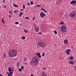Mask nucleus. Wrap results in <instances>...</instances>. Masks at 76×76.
Instances as JSON below:
<instances>
[{
    "instance_id": "nucleus-3",
    "label": "nucleus",
    "mask_w": 76,
    "mask_h": 76,
    "mask_svg": "<svg viewBox=\"0 0 76 76\" xmlns=\"http://www.w3.org/2000/svg\"><path fill=\"white\" fill-rule=\"evenodd\" d=\"M70 16L72 18H75L76 16V12L75 10H74L70 14Z\"/></svg>"
},
{
    "instance_id": "nucleus-4",
    "label": "nucleus",
    "mask_w": 76,
    "mask_h": 76,
    "mask_svg": "<svg viewBox=\"0 0 76 76\" xmlns=\"http://www.w3.org/2000/svg\"><path fill=\"white\" fill-rule=\"evenodd\" d=\"M39 45L42 48H44L46 46V45L45 43H43L42 41H40L39 42Z\"/></svg>"
},
{
    "instance_id": "nucleus-27",
    "label": "nucleus",
    "mask_w": 76,
    "mask_h": 76,
    "mask_svg": "<svg viewBox=\"0 0 76 76\" xmlns=\"http://www.w3.org/2000/svg\"><path fill=\"white\" fill-rule=\"evenodd\" d=\"M39 35H42V33L41 32H39L38 33Z\"/></svg>"
},
{
    "instance_id": "nucleus-42",
    "label": "nucleus",
    "mask_w": 76,
    "mask_h": 76,
    "mask_svg": "<svg viewBox=\"0 0 76 76\" xmlns=\"http://www.w3.org/2000/svg\"><path fill=\"white\" fill-rule=\"evenodd\" d=\"M44 11L45 13H47V11L45 10H44Z\"/></svg>"
},
{
    "instance_id": "nucleus-46",
    "label": "nucleus",
    "mask_w": 76,
    "mask_h": 76,
    "mask_svg": "<svg viewBox=\"0 0 76 76\" xmlns=\"http://www.w3.org/2000/svg\"><path fill=\"white\" fill-rule=\"evenodd\" d=\"M7 73L8 74V75H9V73L8 72H7Z\"/></svg>"
},
{
    "instance_id": "nucleus-22",
    "label": "nucleus",
    "mask_w": 76,
    "mask_h": 76,
    "mask_svg": "<svg viewBox=\"0 0 76 76\" xmlns=\"http://www.w3.org/2000/svg\"><path fill=\"white\" fill-rule=\"evenodd\" d=\"M24 30V31L25 32V33H28V31H27V30Z\"/></svg>"
},
{
    "instance_id": "nucleus-5",
    "label": "nucleus",
    "mask_w": 76,
    "mask_h": 76,
    "mask_svg": "<svg viewBox=\"0 0 76 76\" xmlns=\"http://www.w3.org/2000/svg\"><path fill=\"white\" fill-rule=\"evenodd\" d=\"M67 26L65 25H63L61 27V30L63 32H66Z\"/></svg>"
},
{
    "instance_id": "nucleus-47",
    "label": "nucleus",
    "mask_w": 76,
    "mask_h": 76,
    "mask_svg": "<svg viewBox=\"0 0 76 76\" xmlns=\"http://www.w3.org/2000/svg\"><path fill=\"white\" fill-rule=\"evenodd\" d=\"M4 2H5V1L4 0H3V3H4Z\"/></svg>"
},
{
    "instance_id": "nucleus-19",
    "label": "nucleus",
    "mask_w": 76,
    "mask_h": 76,
    "mask_svg": "<svg viewBox=\"0 0 76 76\" xmlns=\"http://www.w3.org/2000/svg\"><path fill=\"white\" fill-rule=\"evenodd\" d=\"M22 14H23V13L22 12H21V13H20V15H19V16H21Z\"/></svg>"
},
{
    "instance_id": "nucleus-31",
    "label": "nucleus",
    "mask_w": 76,
    "mask_h": 76,
    "mask_svg": "<svg viewBox=\"0 0 76 76\" xmlns=\"http://www.w3.org/2000/svg\"><path fill=\"white\" fill-rule=\"evenodd\" d=\"M8 76H12V74H10V73H9V74H8Z\"/></svg>"
},
{
    "instance_id": "nucleus-29",
    "label": "nucleus",
    "mask_w": 76,
    "mask_h": 76,
    "mask_svg": "<svg viewBox=\"0 0 76 76\" xmlns=\"http://www.w3.org/2000/svg\"><path fill=\"white\" fill-rule=\"evenodd\" d=\"M15 23L16 25H18L19 24V22H15Z\"/></svg>"
},
{
    "instance_id": "nucleus-10",
    "label": "nucleus",
    "mask_w": 76,
    "mask_h": 76,
    "mask_svg": "<svg viewBox=\"0 0 76 76\" xmlns=\"http://www.w3.org/2000/svg\"><path fill=\"white\" fill-rule=\"evenodd\" d=\"M71 4H76V1H72L70 2Z\"/></svg>"
},
{
    "instance_id": "nucleus-56",
    "label": "nucleus",
    "mask_w": 76,
    "mask_h": 76,
    "mask_svg": "<svg viewBox=\"0 0 76 76\" xmlns=\"http://www.w3.org/2000/svg\"><path fill=\"white\" fill-rule=\"evenodd\" d=\"M75 4L74 3V4H73V5H75Z\"/></svg>"
},
{
    "instance_id": "nucleus-6",
    "label": "nucleus",
    "mask_w": 76,
    "mask_h": 76,
    "mask_svg": "<svg viewBox=\"0 0 76 76\" xmlns=\"http://www.w3.org/2000/svg\"><path fill=\"white\" fill-rule=\"evenodd\" d=\"M40 17L42 18H44V16H45V15L44 14V12H41V13L40 14Z\"/></svg>"
},
{
    "instance_id": "nucleus-45",
    "label": "nucleus",
    "mask_w": 76,
    "mask_h": 76,
    "mask_svg": "<svg viewBox=\"0 0 76 76\" xmlns=\"http://www.w3.org/2000/svg\"><path fill=\"white\" fill-rule=\"evenodd\" d=\"M23 10H24V9H23V10L21 9L20 10V11H23Z\"/></svg>"
},
{
    "instance_id": "nucleus-16",
    "label": "nucleus",
    "mask_w": 76,
    "mask_h": 76,
    "mask_svg": "<svg viewBox=\"0 0 76 76\" xmlns=\"http://www.w3.org/2000/svg\"><path fill=\"white\" fill-rule=\"evenodd\" d=\"M42 76H47V75H46V74H45V73H43H43L42 74Z\"/></svg>"
},
{
    "instance_id": "nucleus-7",
    "label": "nucleus",
    "mask_w": 76,
    "mask_h": 76,
    "mask_svg": "<svg viewBox=\"0 0 76 76\" xmlns=\"http://www.w3.org/2000/svg\"><path fill=\"white\" fill-rule=\"evenodd\" d=\"M61 2H62V1L61 0H59L56 1V4H57V5H59Z\"/></svg>"
},
{
    "instance_id": "nucleus-40",
    "label": "nucleus",
    "mask_w": 76,
    "mask_h": 76,
    "mask_svg": "<svg viewBox=\"0 0 76 76\" xmlns=\"http://www.w3.org/2000/svg\"><path fill=\"white\" fill-rule=\"evenodd\" d=\"M37 6V7H39L41 6V5H38Z\"/></svg>"
},
{
    "instance_id": "nucleus-14",
    "label": "nucleus",
    "mask_w": 76,
    "mask_h": 76,
    "mask_svg": "<svg viewBox=\"0 0 76 76\" xmlns=\"http://www.w3.org/2000/svg\"><path fill=\"white\" fill-rule=\"evenodd\" d=\"M69 63L71 64H74V62L73 61H69Z\"/></svg>"
},
{
    "instance_id": "nucleus-24",
    "label": "nucleus",
    "mask_w": 76,
    "mask_h": 76,
    "mask_svg": "<svg viewBox=\"0 0 76 76\" xmlns=\"http://www.w3.org/2000/svg\"><path fill=\"white\" fill-rule=\"evenodd\" d=\"M22 39H25V36H23L22 37Z\"/></svg>"
},
{
    "instance_id": "nucleus-39",
    "label": "nucleus",
    "mask_w": 76,
    "mask_h": 76,
    "mask_svg": "<svg viewBox=\"0 0 76 76\" xmlns=\"http://www.w3.org/2000/svg\"><path fill=\"white\" fill-rule=\"evenodd\" d=\"M24 61L26 60V57L25 59L24 60Z\"/></svg>"
},
{
    "instance_id": "nucleus-18",
    "label": "nucleus",
    "mask_w": 76,
    "mask_h": 76,
    "mask_svg": "<svg viewBox=\"0 0 76 76\" xmlns=\"http://www.w3.org/2000/svg\"><path fill=\"white\" fill-rule=\"evenodd\" d=\"M66 52H70V49H67L66 51Z\"/></svg>"
},
{
    "instance_id": "nucleus-54",
    "label": "nucleus",
    "mask_w": 76,
    "mask_h": 76,
    "mask_svg": "<svg viewBox=\"0 0 76 76\" xmlns=\"http://www.w3.org/2000/svg\"><path fill=\"white\" fill-rule=\"evenodd\" d=\"M20 26H21L22 25V24H20Z\"/></svg>"
},
{
    "instance_id": "nucleus-35",
    "label": "nucleus",
    "mask_w": 76,
    "mask_h": 76,
    "mask_svg": "<svg viewBox=\"0 0 76 76\" xmlns=\"http://www.w3.org/2000/svg\"><path fill=\"white\" fill-rule=\"evenodd\" d=\"M66 54H70V53L69 52H66Z\"/></svg>"
},
{
    "instance_id": "nucleus-1",
    "label": "nucleus",
    "mask_w": 76,
    "mask_h": 76,
    "mask_svg": "<svg viewBox=\"0 0 76 76\" xmlns=\"http://www.w3.org/2000/svg\"><path fill=\"white\" fill-rule=\"evenodd\" d=\"M8 54L10 58L14 57L17 55V51L14 49H12L8 52Z\"/></svg>"
},
{
    "instance_id": "nucleus-52",
    "label": "nucleus",
    "mask_w": 76,
    "mask_h": 76,
    "mask_svg": "<svg viewBox=\"0 0 76 76\" xmlns=\"http://www.w3.org/2000/svg\"><path fill=\"white\" fill-rule=\"evenodd\" d=\"M31 76H34V75H32V74H31Z\"/></svg>"
},
{
    "instance_id": "nucleus-55",
    "label": "nucleus",
    "mask_w": 76,
    "mask_h": 76,
    "mask_svg": "<svg viewBox=\"0 0 76 76\" xmlns=\"http://www.w3.org/2000/svg\"><path fill=\"white\" fill-rule=\"evenodd\" d=\"M24 64L26 65V63H25Z\"/></svg>"
},
{
    "instance_id": "nucleus-49",
    "label": "nucleus",
    "mask_w": 76,
    "mask_h": 76,
    "mask_svg": "<svg viewBox=\"0 0 76 76\" xmlns=\"http://www.w3.org/2000/svg\"><path fill=\"white\" fill-rule=\"evenodd\" d=\"M43 70H45V68H43Z\"/></svg>"
},
{
    "instance_id": "nucleus-33",
    "label": "nucleus",
    "mask_w": 76,
    "mask_h": 76,
    "mask_svg": "<svg viewBox=\"0 0 76 76\" xmlns=\"http://www.w3.org/2000/svg\"><path fill=\"white\" fill-rule=\"evenodd\" d=\"M25 19H29V17H25Z\"/></svg>"
},
{
    "instance_id": "nucleus-41",
    "label": "nucleus",
    "mask_w": 76,
    "mask_h": 76,
    "mask_svg": "<svg viewBox=\"0 0 76 76\" xmlns=\"http://www.w3.org/2000/svg\"><path fill=\"white\" fill-rule=\"evenodd\" d=\"M27 4H28V6H29L30 5V4L29 3H27Z\"/></svg>"
},
{
    "instance_id": "nucleus-48",
    "label": "nucleus",
    "mask_w": 76,
    "mask_h": 76,
    "mask_svg": "<svg viewBox=\"0 0 76 76\" xmlns=\"http://www.w3.org/2000/svg\"><path fill=\"white\" fill-rule=\"evenodd\" d=\"M33 20H35V17H34V18H33Z\"/></svg>"
},
{
    "instance_id": "nucleus-28",
    "label": "nucleus",
    "mask_w": 76,
    "mask_h": 76,
    "mask_svg": "<svg viewBox=\"0 0 76 76\" xmlns=\"http://www.w3.org/2000/svg\"><path fill=\"white\" fill-rule=\"evenodd\" d=\"M30 4H31V5H32V4H34V3L33 2V1H31L30 2Z\"/></svg>"
},
{
    "instance_id": "nucleus-34",
    "label": "nucleus",
    "mask_w": 76,
    "mask_h": 76,
    "mask_svg": "<svg viewBox=\"0 0 76 76\" xmlns=\"http://www.w3.org/2000/svg\"><path fill=\"white\" fill-rule=\"evenodd\" d=\"M19 71H20V72H22V69L20 68L19 69Z\"/></svg>"
},
{
    "instance_id": "nucleus-51",
    "label": "nucleus",
    "mask_w": 76,
    "mask_h": 76,
    "mask_svg": "<svg viewBox=\"0 0 76 76\" xmlns=\"http://www.w3.org/2000/svg\"><path fill=\"white\" fill-rule=\"evenodd\" d=\"M3 75H2L0 74V76H2Z\"/></svg>"
},
{
    "instance_id": "nucleus-50",
    "label": "nucleus",
    "mask_w": 76,
    "mask_h": 76,
    "mask_svg": "<svg viewBox=\"0 0 76 76\" xmlns=\"http://www.w3.org/2000/svg\"><path fill=\"white\" fill-rule=\"evenodd\" d=\"M37 7V6H35L34 7Z\"/></svg>"
},
{
    "instance_id": "nucleus-43",
    "label": "nucleus",
    "mask_w": 76,
    "mask_h": 76,
    "mask_svg": "<svg viewBox=\"0 0 76 76\" xmlns=\"http://www.w3.org/2000/svg\"><path fill=\"white\" fill-rule=\"evenodd\" d=\"M11 14H12V12L10 11L9 12Z\"/></svg>"
},
{
    "instance_id": "nucleus-30",
    "label": "nucleus",
    "mask_w": 76,
    "mask_h": 76,
    "mask_svg": "<svg viewBox=\"0 0 76 76\" xmlns=\"http://www.w3.org/2000/svg\"><path fill=\"white\" fill-rule=\"evenodd\" d=\"M21 69H22L23 70V69H24V67H23V66H21Z\"/></svg>"
},
{
    "instance_id": "nucleus-57",
    "label": "nucleus",
    "mask_w": 76,
    "mask_h": 76,
    "mask_svg": "<svg viewBox=\"0 0 76 76\" xmlns=\"http://www.w3.org/2000/svg\"><path fill=\"white\" fill-rule=\"evenodd\" d=\"M0 44H1V43H0Z\"/></svg>"
},
{
    "instance_id": "nucleus-8",
    "label": "nucleus",
    "mask_w": 76,
    "mask_h": 76,
    "mask_svg": "<svg viewBox=\"0 0 76 76\" xmlns=\"http://www.w3.org/2000/svg\"><path fill=\"white\" fill-rule=\"evenodd\" d=\"M36 55L37 56H38L39 58H41V56L40 55V53H36Z\"/></svg>"
},
{
    "instance_id": "nucleus-26",
    "label": "nucleus",
    "mask_w": 76,
    "mask_h": 76,
    "mask_svg": "<svg viewBox=\"0 0 76 76\" xmlns=\"http://www.w3.org/2000/svg\"><path fill=\"white\" fill-rule=\"evenodd\" d=\"M14 12L15 13H16L18 12V11H17V10H14Z\"/></svg>"
},
{
    "instance_id": "nucleus-32",
    "label": "nucleus",
    "mask_w": 76,
    "mask_h": 76,
    "mask_svg": "<svg viewBox=\"0 0 76 76\" xmlns=\"http://www.w3.org/2000/svg\"><path fill=\"white\" fill-rule=\"evenodd\" d=\"M42 56L43 57H44V56H45V53H43L42 54Z\"/></svg>"
},
{
    "instance_id": "nucleus-21",
    "label": "nucleus",
    "mask_w": 76,
    "mask_h": 76,
    "mask_svg": "<svg viewBox=\"0 0 76 76\" xmlns=\"http://www.w3.org/2000/svg\"><path fill=\"white\" fill-rule=\"evenodd\" d=\"M14 7H18V5L16 4H14Z\"/></svg>"
},
{
    "instance_id": "nucleus-2",
    "label": "nucleus",
    "mask_w": 76,
    "mask_h": 76,
    "mask_svg": "<svg viewBox=\"0 0 76 76\" xmlns=\"http://www.w3.org/2000/svg\"><path fill=\"white\" fill-rule=\"evenodd\" d=\"M39 61L38 59V57L37 56H34L33 58L30 63L31 66H32L33 64L35 66H37L38 64Z\"/></svg>"
},
{
    "instance_id": "nucleus-9",
    "label": "nucleus",
    "mask_w": 76,
    "mask_h": 76,
    "mask_svg": "<svg viewBox=\"0 0 76 76\" xmlns=\"http://www.w3.org/2000/svg\"><path fill=\"white\" fill-rule=\"evenodd\" d=\"M35 29H36V32H38L39 31V28H37V27L35 25Z\"/></svg>"
},
{
    "instance_id": "nucleus-44",
    "label": "nucleus",
    "mask_w": 76,
    "mask_h": 76,
    "mask_svg": "<svg viewBox=\"0 0 76 76\" xmlns=\"http://www.w3.org/2000/svg\"><path fill=\"white\" fill-rule=\"evenodd\" d=\"M9 16L10 18H11V17H12V16H11V15H9Z\"/></svg>"
},
{
    "instance_id": "nucleus-38",
    "label": "nucleus",
    "mask_w": 76,
    "mask_h": 76,
    "mask_svg": "<svg viewBox=\"0 0 76 76\" xmlns=\"http://www.w3.org/2000/svg\"><path fill=\"white\" fill-rule=\"evenodd\" d=\"M41 10H43V11H44V10H45L44 9V8H42L41 9Z\"/></svg>"
},
{
    "instance_id": "nucleus-53",
    "label": "nucleus",
    "mask_w": 76,
    "mask_h": 76,
    "mask_svg": "<svg viewBox=\"0 0 76 76\" xmlns=\"http://www.w3.org/2000/svg\"><path fill=\"white\" fill-rule=\"evenodd\" d=\"M66 15H64V17H66Z\"/></svg>"
},
{
    "instance_id": "nucleus-36",
    "label": "nucleus",
    "mask_w": 76,
    "mask_h": 76,
    "mask_svg": "<svg viewBox=\"0 0 76 76\" xmlns=\"http://www.w3.org/2000/svg\"><path fill=\"white\" fill-rule=\"evenodd\" d=\"M4 8H6V5H4Z\"/></svg>"
},
{
    "instance_id": "nucleus-25",
    "label": "nucleus",
    "mask_w": 76,
    "mask_h": 76,
    "mask_svg": "<svg viewBox=\"0 0 76 76\" xmlns=\"http://www.w3.org/2000/svg\"><path fill=\"white\" fill-rule=\"evenodd\" d=\"M54 34H55V35H56L57 34V31H54Z\"/></svg>"
},
{
    "instance_id": "nucleus-20",
    "label": "nucleus",
    "mask_w": 76,
    "mask_h": 76,
    "mask_svg": "<svg viewBox=\"0 0 76 76\" xmlns=\"http://www.w3.org/2000/svg\"><path fill=\"white\" fill-rule=\"evenodd\" d=\"M60 24H61V25H63V24H64V22H63V21H61L60 23Z\"/></svg>"
},
{
    "instance_id": "nucleus-37",
    "label": "nucleus",
    "mask_w": 76,
    "mask_h": 76,
    "mask_svg": "<svg viewBox=\"0 0 76 76\" xmlns=\"http://www.w3.org/2000/svg\"><path fill=\"white\" fill-rule=\"evenodd\" d=\"M6 54H4V57H6Z\"/></svg>"
},
{
    "instance_id": "nucleus-12",
    "label": "nucleus",
    "mask_w": 76,
    "mask_h": 76,
    "mask_svg": "<svg viewBox=\"0 0 76 76\" xmlns=\"http://www.w3.org/2000/svg\"><path fill=\"white\" fill-rule=\"evenodd\" d=\"M13 69V68L9 67L8 68V71H9L10 72L12 71V69Z\"/></svg>"
},
{
    "instance_id": "nucleus-15",
    "label": "nucleus",
    "mask_w": 76,
    "mask_h": 76,
    "mask_svg": "<svg viewBox=\"0 0 76 76\" xmlns=\"http://www.w3.org/2000/svg\"><path fill=\"white\" fill-rule=\"evenodd\" d=\"M73 56H71L69 57V59H70V60H73Z\"/></svg>"
},
{
    "instance_id": "nucleus-11",
    "label": "nucleus",
    "mask_w": 76,
    "mask_h": 76,
    "mask_svg": "<svg viewBox=\"0 0 76 76\" xmlns=\"http://www.w3.org/2000/svg\"><path fill=\"white\" fill-rule=\"evenodd\" d=\"M64 42L65 44H67L68 43V41H67V39H65L64 41Z\"/></svg>"
},
{
    "instance_id": "nucleus-13",
    "label": "nucleus",
    "mask_w": 76,
    "mask_h": 76,
    "mask_svg": "<svg viewBox=\"0 0 76 76\" xmlns=\"http://www.w3.org/2000/svg\"><path fill=\"white\" fill-rule=\"evenodd\" d=\"M13 71H14V69H12V71L10 72V73H9L10 74H11L12 75H13Z\"/></svg>"
},
{
    "instance_id": "nucleus-17",
    "label": "nucleus",
    "mask_w": 76,
    "mask_h": 76,
    "mask_svg": "<svg viewBox=\"0 0 76 76\" xmlns=\"http://www.w3.org/2000/svg\"><path fill=\"white\" fill-rule=\"evenodd\" d=\"M2 22L3 23H4H4H5L4 20H3V18L2 19Z\"/></svg>"
},
{
    "instance_id": "nucleus-23",
    "label": "nucleus",
    "mask_w": 76,
    "mask_h": 76,
    "mask_svg": "<svg viewBox=\"0 0 76 76\" xmlns=\"http://www.w3.org/2000/svg\"><path fill=\"white\" fill-rule=\"evenodd\" d=\"M23 8L24 9H25V4H23Z\"/></svg>"
}]
</instances>
